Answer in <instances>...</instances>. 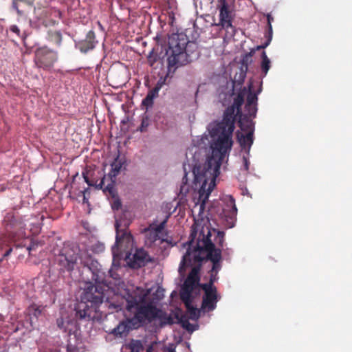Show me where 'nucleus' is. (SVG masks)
Here are the masks:
<instances>
[{
  "label": "nucleus",
  "mask_w": 352,
  "mask_h": 352,
  "mask_svg": "<svg viewBox=\"0 0 352 352\" xmlns=\"http://www.w3.org/2000/svg\"><path fill=\"white\" fill-rule=\"evenodd\" d=\"M47 39L59 47L62 42V34L60 31L50 30L47 32Z\"/></svg>",
  "instance_id": "25"
},
{
  "label": "nucleus",
  "mask_w": 352,
  "mask_h": 352,
  "mask_svg": "<svg viewBox=\"0 0 352 352\" xmlns=\"http://www.w3.org/2000/svg\"><path fill=\"white\" fill-rule=\"evenodd\" d=\"M261 85L256 92L252 91V83L249 85V91L247 96L246 103L245 105V111L248 112L250 116L255 118L257 113V100L258 94L261 91Z\"/></svg>",
  "instance_id": "17"
},
{
  "label": "nucleus",
  "mask_w": 352,
  "mask_h": 352,
  "mask_svg": "<svg viewBox=\"0 0 352 352\" xmlns=\"http://www.w3.org/2000/svg\"><path fill=\"white\" fill-rule=\"evenodd\" d=\"M153 100L148 98V96H146L142 102V105L147 109L148 108L151 107L153 106Z\"/></svg>",
  "instance_id": "33"
},
{
  "label": "nucleus",
  "mask_w": 352,
  "mask_h": 352,
  "mask_svg": "<svg viewBox=\"0 0 352 352\" xmlns=\"http://www.w3.org/2000/svg\"><path fill=\"white\" fill-rule=\"evenodd\" d=\"M261 58L262 61L261 63V69L263 74V76H265L271 67V62L265 51L261 54Z\"/></svg>",
  "instance_id": "26"
},
{
  "label": "nucleus",
  "mask_w": 352,
  "mask_h": 352,
  "mask_svg": "<svg viewBox=\"0 0 352 352\" xmlns=\"http://www.w3.org/2000/svg\"><path fill=\"white\" fill-rule=\"evenodd\" d=\"M58 58V52L47 46L37 48L34 52V63L36 68L50 71Z\"/></svg>",
  "instance_id": "11"
},
{
  "label": "nucleus",
  "mask_w": 352,
  "mask_h": 352,
  "mask_svg": "<svg viewBox=\"0 0 352 352\" xmlns=\"http://www.w3.org/2000/svg\"><path fill=\"white\" fill-rule=\"evenodd\" d=\"M28 315L38 318L41 314V309L35 305L30 306L28 309Z\"/></svg>",
  "instance_id": "29"
},
{
  "label": "nucleus",
  "mask_w": 352,
  "mask_h": 352,
  "mask_svg": "<svg viewBox=\"0 0 352 352\" xmlns=\"http://www.w3.org/2000/svg\"><path fill=\"white\" fill-rule=\"evenodd\" d=\"M147 61L148 65L155 68V64L157 62H160L162 64L161 59L160 56L154 52L153 50L147 56Z\"/></svg>",
  "instance_id": "28"
},
{
  "label": "nucleus",
  "mask_w": 352,
  "mask_h": 352,
  "mask_svg": "<svg viewBox=\"0 0 352 352\" xmlns=\"http://www.w3.org/2000/svg\"><path fill=\"white\" fill-rule=\"evenodd\" d=\"M207 234L205 235L204 229L200 232L196 245H194V240L197 236V232L192 227V232L190 236V241L188 242L186 252L182 257L179 264V271L182 273L185 270V267L191 263V255L193 256L194 261L202 262L204 256V245L212 244L214 252L219 250L221 252V248L223 247L225 232L217 230V229L209 230L206 228ZM212 252V254L214 252Z\"/></svg>",
  "instance_id": "4"
},
{
  "label": "nucleus",
  "mask_w": 352,
  "mask_h": 352,
  "mask_svg": "<svg viewBox=\"0 0 352 352\" xmlns=\"http://www.w3.org/2000/svg\"><path fill=\"white\" fill-rule=\"evenodd\" d=\"M78 260L83 267L87 268L94 284L89 283L81 296V300L75 307L76 318L89 321L95 317L98 306L104 298V273L97 261L86 252H80L77 247H64L55 258V264L60 272H71Z\"/></svg>",
  "instance_id": "2"
},
{
  "label": "nucleus",
  "mask_w": 352,
  "mask_h": 352,
  "mask_svg": "<svg viewBox=\"0 0 352 352\" xmlns=\"http://www.w3.org/2000/svg\"><path fill=\"white\" fill-rule=\"evenodd\" d=\"M123 165V162L120 159V155H118L117 157L114 159L113 162L111 163V169L109 173V177L111 179V184H107V186H104V179L105 176L100 180L98 184H96V186L98 188L102 189L104 192H109L111 195L114 197L115 190L113 184L116 182V177L120 174L121 168Z\"/></svg>",
  "instance_id": "16"
},
{
  "label": "nucleus",
  "mask_w": 352,
  "mask_h": 352,
  "mask_svg": "<svg viewBox=\"0 0 352 352\" xmlns=\"http://www.w3.org/2000/svg\"><path fill=\"white\" fill-rule=\"evenodd\" d=\"M121 300L122 302L117 301L109 305L112 312L124 309L126 311L125 318L110 332L116 338H124L131 330L146 326L155 320H160L162 327L173 324L170 316L155 305L146 302L144 296L137 291L127 292Z\"/></svg>",
  "instance_id": "3"
},
{
  "label": "nucleus",
  "mask_w": 352,
  "mask_h": 352,
  "mask_svg": "<svg viewBox=\"0 0 352 352\" xmlns=\"http://www.w3.org/2000/svg\"><path fill=\"white\" fill-rule=\"evenodd\" d=\"M122 206L121 201L119 199H116L113 201L112 204V208L113 210H118Z\"/></svg>",
  "instance_id": "38"
},
{
  "label": "nucleus",
  "mask_w": 352,
  "mask_h": 352,
  "mask_svg": "<svg viewBox=\"0 0 352 352\" xmlns=\"http://www.w3.org/2000/svg\"><path fill=\"white\" fill-rule=\"evenodd\" d=\"M199 288L204 292L201 309L205 312L214 310L217 307V303L221 299V296L219 294L217 287L199 285Z\"/></svg>",
  "instance_id": "14"
},
{
  "label": "nucleus",
  "mask_w": 352,
  "mask_h": 352,
  "mask_svg": "<svg viewBox=\"0 0 352 352\" xmlns=\"http://www.w3.org/2000/svg\"><path fill=\"white\" fill-rule=\"evenodd\" d=\"M98 23L99 25V27L102 28V25H101V23L99 21L98 22Z\"/></svg>",
  "instance_id": "48"
},
{
  "label": "nucleus",
  "mask_w": 352,
  "mask_h": 352,
  "mask_svg": "<svg viewBox=\"0 0 352 352\" xmlns=\"http://www.w3.org/2000/svg\"><path fill=\"white\" fill-rule=\"evenodd\" d=\"M267 19L268 26H269V32L270 34H272V22L274 21V18L270 14H268L267 16Z\"/></svg>",
  "instance_id": "36"
},
{
  "label": "nucleus",
  "mask_w": 352,
  "mask_h": 352,
  "mask_svg": "<svg viewBox=\"0 0 352 352\" xmlns=\"http://www.w3.org/2000/svg\"><path fill=\"white\" fill-rule=\"evenodd\" d=\"M237 116L239 117V125L242 131H248V133L250 131L254 132V122L251 119L253 116H250L248 112L245 114L241 113Z\"/></svg>",
  "instance_id": "20"
},
{
  "label": "nucleus",
  "mask_w": 352,
  "mask_h": 352,
  "mask_svg": "<svg viewBox=\"0 0 352 352\" xmlns=\"http://www.w3.org/2000/svg\"><path fill=\"white\" fill-rule=\"evenodd\" d=\"M27 221L18 212L12 210L7 212L3 219V224L9 233L7 237L15 240L16 237L24 236Z\"/></svg>",
  "instance_id": "7"
},
{
  "label": "nucleus",
  "mask_w": 352,
  "mask_h": 352,
  "mask_svg": "<svg viewBox=\"0 0 352 352\" xmlns=\"http://www.w3.org/2000/svg\"><path fill=\"white\" fill-rule=\"evenodd\" d=\"M10 30L12 32L16 34L17 36H20V30L16 25H11Z\"/></svg>",
  "instance_id": "37"
},
{
  "label": "nucleus",
  "mask_w": 352,
  "mask_h": 352,
  "mask_svg": "<svg viewBox=\"0 0 352 352\" xmlns=\"http://www.w3.org/2000/svg\"><path fill=\"white\" fill-rule=\"evenodd\" d=\"M158 93L159 91L157 89L153 88L148 92L146 96L154 100V99L158 96Z\"/></svg>",
  "instance_id": "34"
},
{
  "label": "nucleus",
  "mask_w": 352,
  "mask_h": 352,
  "mask_svg": "<svg viewBox=\"0 0 352 352\" xmlns=\"http://www.w3.org/2000/svg\"><path fill=\"white\" fill-rule=\"evenodd\" d=\"M127 348L131 352H140L144 349L142 342L139 340L132 339L127 344Z\"/></svg>",
  "instance_id": "27"
},
{
  "label": "nucleus",
  "mask_w": 352,
  "mask_h": 352,
  "mask_svg": "<svg viewBox=\"0 0 352 352\" xmlns=\"http://www.w3.org/2000/svg\"><path fill=\"white\" fill-rule=\"evenodd\" d=\"M253 131H249L246 135L237 133V140L243 149L250 151V147L253 144Z\"/></svg>",
  "instance_id": "21"
},
{
  "label": "nucleus",
  "mask_w": 352,
  "mask_h": 352,
  "mask_svg": "<svg viewBox=\"0 0 352 352\" xmlns=\"http://www.w3.org/2000/svg\"><path fill=\"white\" fill-rule=\"evenodd\" d=\"M97 43L95 32L90 30L87 32L85 38L78 43V47L80 52L87 53L88 51L93 50Z\"/></svg>",
  "instance_id": "19"
},
{
  "label": "nucleus",
  "mask_w": 352,
  "mask_h": 352,
  "mask_svg": "<svg viewBox=\"0 0 352 352\" xmlns=\"http://www.w3.org/2000/svg\"><path fill=\"white\" fill-rule=\"evenodd\" d=\"M197 44L190 42L185 34H173L168 38V67H178L191 62L197 56Z\"/></svg>",
  "instance_id": "5"
},
{
  "label": "nucleus",
  "mask_w": 352,
  "mask_h": 352,
  "mask_svg": "<svg viewBox=\"0 0 352 352\" xmlns=\"http://www.w3.org/2000/svg\"><path fill=\"white\" fill-rule=\"evenodd\" d=\"M38 11H40L39 18L41 19L51 18L52 16L60 18L61 15L60 12L54 8H44L43 9H38Z\"/></svg>",
  "instance_id": "24"
},
{
  "label": "nucleus",
  "mask_w": 352,
  "mask_h": 352,
  "mask_svg": "<svg viewBox=\"0 0 352 352\" xmlns=\"http://www.w3.org/2000/svg\"><path fill=\"white\" fill-rule=\"evenodd\" d=\"M166 79L163 78H160L157 82L156 83L155 86L154 87V89H157L158 91L162 89L163 85L165 84Z\"/></svg>",
  "instance_id": "35"
},
{
  "label": "nucleus",
  "mask_w": 352,
  "mask_h": 352,
  "mask_svg": "<svg viewBox=\"0 0 352 352\" xmlns=\"http://www.w3.org/2000/svg\"><path fill=\"white\" fill-rule=\"evenodd\" d=\"M243 164H244L245 169L246 170H248V168H249V164H250V162H249L248 160L245 157H243Z\"/></svg>",
  "instance_id": "41"
},
{
  "label": "nucleus",
  "mask_w": 352,
  "mask_h": 352,
  "mask_svg": "<svg viewBox=\"0 0 352 352\" xmlns=\"http://www.w3.org/2000/svg\"><path fill=\"white\" fill-rule=\"evenodd\" d=\"M168 352H176V351H175V349L174 348L169 347L168 349Z\"/></svg>",
  "instance_id": "45"
},
{
  "label": "nucleus",
  "mask_w": 352,
  "mask_h": 352,
  "mask_svg": "<svg viewBox=\"0 0 352 352\" xmlns=\"http://www.w3.org/2000/svg\"><path fill=\"white\" fill-rule=\"evenodd\" d=\"M124 261L129 267L138 269L145 266L150 261V258L146 251L142 248H139L135 249L134 252H133V250L126 251Z\"/></svg>",
  "instance_id": "15"
},
{
  "label": "nucleus",
  "mask_w": 352,
  "mask_h": 352,
  "mask_svg": "<svg viewBox=\"0 0 352 352\" xmlns=\"http://www.w3.org/2000/svg\"><path fill=\"white\" fill-rule=\"evenodd\" d=\"M205 246V253L204 256H203L204 261L210 260L212 265L211 270H210V278L209 281L206 283H201L200 285H206L210 287H216L214 286V283L218 280V272L221 269V265L220 261L221 260V252L218 250L214 251L213 254L212 252V244H208V245H204Z\"/></svg>",
  "instance_id": "12"
},
{
  "label": "nucleus",
  "mask_w": 352,
  "mask_h": 352,
  "mask_svg": "<svg viewBox=\"0 0 352 352\" xmlns=\"http://www.w3.org/2000/svg\"><path fill=\"white\" fill-rule=\"evenodd\" d=\"M247 92L243 87L234 98L233 104L226 108L223 119L211 130L212 136H217L211 145L212 153L203 165H196L192 170L194 180L192 188L198 190L200 208L203 209L215 186L221 165L232 146V136L235 128L236 118L242 113L241 106Z\"/></svg>",
  "instance_id": "1"
},
{
  "label": "nucleus",
  "mask_w": 352,
  "mask_h": 352,
  "mask_svg": "<svg viewBox=\"0 0 352 352\" xmlns=\"http://www.w3.org/2000/svg\"><path fill=\"white\" fill-rule=\"evenodd\" d=\"M128 225L124 223V228H122V221H116V243L112 248V252L114 256L119 251H123L126 253V251L132 250L133 248V237L127 229Z\"/></svg>",
  "instance_id": "10"
},
{
  "label": "nucleus",
  "mask_w": 352,
  "mask_h": 352,
  "mask_svg": "<svg viewBox=\"0 0 352 352\" xmlns=\"http://www.w3.org/2000/svg\"><path fill=\"white\" fill-rule=\"evenodd\" d=\"M82 176H83V178H84L85 182L89 186H94V185H95L91 181L89 180V179L88 176H87V173L83 172L82 173Z\"/></svg>",
  "instance_id": "39"
},
{
  "label": "nucleus",
  "mask_w": 352,
  "mask_h": 352,
  "mask_svg": "<svg viewBox=\"0 0 352 352\" xmlns=\"http://www.w3.org/2000/svg\"><path fill=\"white\" fill-rule=\"evenodd\" d=\"M270 40L271 38H270L264 45H258L256 47V50H261V49H263V48H265L270 43Z\"/></svg>",
  "instance_id": "40"
},
{
  "label": "nucleus",
  "mask_w": 352,
  "mask_h": 352,
  "mask_svg": "<svg viewBox=\"0 0 352 352\" xmlns=\"http://www.w3.org/2000/svg\"><path fill=\"white\" fill-rule=\"evenodd\" d=\"M180 299L184 303L190 318L194 320L197 319L199 317L200 310L193 306L192 297L188 298L187 300L184 298H180Z\"/></svg>",
  "instance_id": "22"
},
{
  "label": "nucleus",
  "mask_w": 352,
  "mask_h": 352,
  "mask_svg": "<svg viewBox=\"0 0 352 352\" xmlns=\"http://www.w3.org/2000/svg\"><path fill=\"white\" fill-rule=\"evenodd\" d=\"M14 246L16 248H19L23 247V245H22V243H17V244H15Z\"/></svg>",
  "instance_id": "46"
},
{
  "label": "nucleus",
  "mask_w": 352,
  "mask_h": 352,
  "mask_svg": "<svg viewBox=\"0 0 352 352\" xmlns=\"http://www.w3.org/2000/svg\"><path fill=\"white\" fill-rule=\"evenodd\" d=\"M142 127H143V123L142 124V127L141 128H142ZM140 131H142V129H140Z\"/></svg>",
  "instance_id": "49"
},
{
  "label": "nucleus",
  "mask_w": 352,
  "mask_h": 352,
  "mask_svg": "<svg viewBox=\"0 0 352 352\" xmlns=\"http://www.w3.org/2000/svg\"><path fill=\"white\" fill-rule=\"evenodd\" d=\"M217 9L219 10V22L214 23L226 32L228 36H234L236 34V28L233 25L235 14L227 0H218Z\"/></svg>",
  "instance_id": "6"
},
{
  "label": "nucleus",
  "mask_w": 352,
  "mask_h": 352,
  "mask_svg": "<svg viewBox=\"0 0 352 352\" xmlns=\"http://www.w3.org/2000/svg\"><path fill=\"white\" fill-rule=\"evenodd\" d=\"M27 221L18 212L12 210L7 212L3 219V224L9 233L7 237L15 240L16 237L24 236Z\"/></svg>",
  "instance_id": "8"
},
{
  "label": "nucleus",
  "mask_w": 352,
  "mask_h": 352,
  "mask_svg": "<svg viewBox=\"0 0 352 352\" xmlns=\"http://www.w3.org/2000/svg\"><path fill=\"white\" fill-rule=\"evenodd\" d=\"M9 241L7 236L0 237V255L2 256L1 260L9 256L12 251V248L10 247Z\"/></svg>",
  "instance_id": "23"
},
{
  "label": "nucleus",
  "mask_w": 352,
  "mask_h": 352,
  "mask_svg": "<svg viewBox=\"0 0 352 352\" xmlns=\"http://www.w3.org/2000/svg\"><path fill=\"white\" fill-rule=\"evenodd\" d=\"M189 266H192L191 271L188 275L187 278L184 280V283L180 290V298H184L185 299H188V298L192 297V292L197 287H199V285L201 284L199 283L200 276L199 272L201 270V262H195L193 256L191 255V263L185 267V270ZM186 270L182 272V273H179L181 275L184 274ZM179 272L180 271L179 270Z\"/></svg>",
  "instance_id": "9"
},
{
  "label": "nucleus",
  "mask_w": 352,
  "mask_h": 352,
  "mask_svg": "<svg viewBox=\"0 0 352 352\" xmlns=\"http://www.w3.org/2000/svg\"><path fill=\"white\" fill-rule=\"evenodd\" d=\"M188 173L186 171V169L184 168V175L182 178V183L180 187V191L182 192H187L189 191V186L188 185Z\"/></svg>",
  "instance_id": "30"
},
{
  "label": "nucleus",
  "mask_w": 352,
  "mask_h": 352,
  "mask_svg": "<svg viewBox=\"0 0 352 352\" xmlns=\"http://www.w3.org/2000/svg\"><path fill=\"white\" fill-rule=\"evenodd\" d=\"M57 322H58V326L60 328H62V327H61V326H60V322H59V320H57Z\"/></svg>",
  "instance_id": "47"
},
{
  "label": "nucleus",
  "mask_w": 352,
  "mask_h": 352,
  "mask_svg": "<svg viewBox=\"0 0 352 352\" xmlns=\"http://www.w3.org/2000/svg\"><path fill=\"white\" fill-rule=\"evenodd\" d=\"M169 217L170 215H166V218L159 225H150L148 228L145 229L146 243L151 245L156 241H160V244L164 243L167 245L171 244V241L168 239L167 232H164Z\"/></svg>",
  "instance_id": "13"
},
{
  "label": "nucleus",
  "mask_w": 352,
  "mask_h": 352,
  "mask_svg": "<svg viewBox=\"0 0 352 352\" xmlns=\"http://www.w3.org/2000/svg\"><path fill=\"white\" fill-rule=\"evenodd\" d=\"M153 351H154L153 346L152 344H151L147 347L146 352H153Z\"/></svg>",
  "instance_id": "43"
},
{
  "label": "nucleus",
  "mask_w": 352,
  "mask_h": 352,
  "mask_svg": "<svg viewBox=\"0 0 352 352\" xmlns=\"http://www.w3.org/2000/svg\"><path fill=\"white\" fill-rule=\"evenodd\" d=\"M237 214V208L235 204V200L232 196H229L226 199V203L223 208V215L230 227L234 226V221Z\"/></svg>",
  "instance_id": "18"
},
{
  "label": "nucleus",
  "mask_w": 352,
  "mask_h": 352,
  "mask_svg": "<svg viewBox=\"0 0 352 352\" xmlns=\"http://www.w3.org/2000/svg\"><path fill=\"white\" fill-rule=\"evenodd\" d=\"M34 245H31V246H29L26 248L27 251L28 252V253L30 254V252L34 249Z\"/></svg>",
  "instance_id": "44"
},
{
  "label": "nucleus",
  "mask_w": 352,
  "mask_h": 352,
  "mask_svg": "<svg viewBox=\"0 0 352 352\" xmlns=\"http://www.w3.org/2000/svg\"><path fill=\"white\" fill-rule=\"evenodd\" d=\"M179 321H180V322L182 323V326L188 329V326L190 325V324L186 320L184 321L182 319H181Z\"/></svg>",
  "instance_id": "42"
},
{
  "label": "nucleus",
  "mask_w": 352,
  "mask_h": 352,
  "mask_svg": "<svg viewBox=\"0 0 352 352\" xmlns=\"http://www.w3.org/2000/svg\"><path fill=\"white\" fill-rule=\"evenodd\" d=\"M19 3H23L27 5H31L32 3V0H12V7L14 10L17 11L18 13H21L19 10L18 4Z\"/></svg>",
  "instance_id": "32"
},
{
  "label": "nucleus",
  "mask_w": 352,
  "mask_h": 352,
  "mask_svg": "<svg viewBox=\"0 0 352 352\" xmlns=\"http://www.w3.org/2000/svg\"><path fill=\"white\" fill-rule=\"evenodd\" d=\"M254 52L255 50H252L251 52L246 53L242 58V65L245 67V71L248 69V61L254 55Z\"/></svg>",
  "instance_id": "31"
}]
</instances>
